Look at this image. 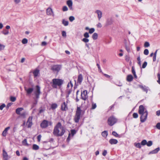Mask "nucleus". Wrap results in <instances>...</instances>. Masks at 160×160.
<instances>
[{
	"label": "nucleus",
	"instance_id": "obj_1",
	"mask_svg": "<svg viewBox=\"0 0 160 160\" xmlns=\"http://www.w3.org/2000/svg\"><path fill=\"white\" fill-rule=\"evenodd\" d=\"M82 110L79 107H77L76 111V114L74 117V121L76 123H78L80 119Z\"/></svg>",
	"mask_w": 160,
	"mask_h": 160
},
{
	"label": "nucleus",
	"instance_id": "obj_2",
	"mask_svg": "<svg viewBox=\"0 0 160 160\" xmlns=\"http://www.w3.org/2000/svg\"><path fill=\"white\" fill-rule=\"evenodd\" d=\"M117 121V119L113 116H112L108 118V124L110 126H112Z\"/></svg>",
	"mask_w": 160,
	"mask_h": 160
},
{
	"label": "nucleus",
	"instance_id": "obj_3",
	"mask_svg": "<svg viewBox=\"0 0 160 160\" xmlns=\"http://www.w3.org/2000/svg\"><path fill=\"white\" fill-rule=\"evenodd\" d=\"M51 83L53 88H56L58 86H60V79H53L52 80V82Z\"/></svg>",
	"mask_w": 160,
	"mask_h": 160
},
{
	"label": "nucleus",
	"instance_id": "obj_4",
	"mask_svg": "<svg viewBox=\"0 0 160 160\" xmlns=\"http://www.w3.org/2000/svg\"><path fill=\"white\" fill-rule=\"evenodd\" d=\"M60 128V122H58L56 126L55 127L53 131V134L57 136H59V129Z\"/></svg>",
	"mask_w": 160,
	"mask_h": 160
},
{
	"label": "nucleus",
	"instance_id": "obj_5",
	"mask_svg": "<svg viewBox=\"0 0 160 160\" xmlns=\"http://www.w3.org/2000/svg\"><path fill=\"white\" fill-rule=\"evenodd\" d=\"M141 115L140 117V121L142 122H143L146 120L148 115V112L146 110L144 112V113L140 114Z\"/></svg>",
	"mask_w": 160,
	"mask_h": 160
},
{
	"label": "nucleus",
	"instance_id": "obj_6",
	"mask_svg": "<svg viewBox=\"0 0 160 160\" xmlns=\"http://www.w3.org/2000/svg\"><path fill=\"white\" fill-rule=\"evenodd\" d=\"M52 122H48L47 120H43L41 124V126L42 128H45L47 127L48 125H52Z\"/></svg>",
	"mask_w": 160,
	"mask_h": 160
},
{
	"label": "nucleus",
	"instance_id": "obj_7",
	"mask_svg": "<svg viewBox=\"0 0 160 160\" xmlns=\"http://www.w3.org/2000/svg\"><path fill=\"white\" fill-rule=\"evenodd\" d=\"M2 152L3 159L4 160H8L10 158V157L8 155L4 149H3Z\"/></svg>",
	"mask_w": 160,
	"mask_h": 160
},
{
	"label": "nucleus",
	"instance_id": "obj_8",
	"mask_svg": "<svg viewBox=\"0 0 160 160\" xmlns=\"http://www.w3.org/2000/svg\"><path fill=\"white\" fill-rule=\"evenodd\" d=\"M61 109L63 111H66L68 110L67 102H64L61 106Z\"/></svg>",
	"mask_w": 160,
	"mask_h": 160
},
{
	"label": "nucleus",
	"instance_id": "obj_9",
	"mask_svg": "<svg viewBox=\"0 0 160 160\" xmlns=\"http://www.w3.org/2000/svg\"><path fill=\"white\" fill-rule=\"evenodd\" d=\"M46 13L48 15L52 16H54V13L52 10L50 8H48L47 9Z\"/></svg>",
	"mask_w": 160,
	"mask_h": 160
},
{
	"label": "nucleus",
	"instance_id": "obj_10",
	"mask_svg": "<svg viewBox=\"0 0 160 160\" xmlns=\"http://www.w3.org/2000/svg\"><path fill=\"white\" fill-rule=\"evenodd\" d=\"M81 98L84 100H85L88 97L87 91L86 90L84 91L83 92L81 93Z\"/></svg>",
	"mask_w": 160,
	"mask_h": 160
},
{
	"label": "nucleus",
	"instance_id": "obj_11",
	"mask_svg": "<svg viewBox=\"0 0 160 160\" xmlns=\"http://www.w3.org/2000/svg\"><path fill=\"white\" fill-rule=\"evenodd\" d=\"M67 4L70 10H73L72 2V0H68L67 1Z\"/></svg>",
	"mask_w": 160,
	"mask_h": 160
},
{
	"label": "nucleus",
	"instance_id": "obj_12",
	"mask_svg": "<svg viewBox=\"0 0 160 160\" xmlns=\"http://www.w3.org/2000/svg\"><path fill=\"white\" fill-rule=\"evenodd\" d=\"M60 69L59 66V65H55L53 66L51 68L52 70L54 72H58Z\"/></svg>",
	"mask_w": 160,
	"mask_h": 160
},
{
	"label": "nucleus",
	"instance_id": "obj_13",
	"mask_svg": "<svg viewBox=\"0 0 160 160\" xmlns=\"http://www.w3.org/2000/svg\"><path fill=\"white\" fill-rule=\"evenodd\" d=\"M138 87L141 88L143 91L145 92L146 93H147L148 87L145 86H143L142 85H138Z\"/></svg>",
	"mask_w": 160,
	"mask_h": 160
},
{
	"label": "nucleus",
	"instance_id": "obj_14",
	"mask_svg": "<svg viewBox=\"0 0 160 160\" xmlns=\"http://www.w3.org/2000/svg\"><path fill=\"white\" fill-rule=\"evenodd\" d=\"M145 108L142 105H141L139 107V109L138 110V113L139 114H142L144 113Z\"/></svg>",
	"mask_w": 160,
	"mask_h": 160
},
{
	"label": "nucleus",
	"instance_id": "obj_15",
	"mask_svg": "<svg viewBox=\"0 0 160 160\" xmlns=\"http://www.w3.org/2000/svg\"><path fill=\"white\" fill-rule=\"evenodd\" d=\"M24 89L25 91L26 92L27 95H30L33 90V88H27L26 87H24Z\"/></svg>",
	"mask_w": 160,
	"mask_h": 160
},
{
	"label": "nucleus",
	"instance_id": "obj_16",
	"mask_svg": "<svg viewBox=\"0 0 160 160\" xmlns=\"http://www.w3.org/2000/svg\"><path fill=\"white\" fill-rule=\"evenodd\" d=\"M95 13L97 14L98 20L100 21L102 16V12L99 10H97L95 11Z\"/></svg>",
	"mask_w": 160,
	"mask_h": 160
},
{
	"label": "nucleus",
	"instance_id": "obj_17",
	"mask_svg": "<svg viewBox=\"0 0 160 160\" xmlns=\"http://www.w3.org/2000/svg\"><path fill=\"white\" fill-rule=\"evenodd\" d=\"M32 117H29L28 119L27 122V124L28 125V128H30L32 125Z\"/></svg>",
	"mask_w": 160,
	"mask_h": 160
},
{
	"label": "nucleus",
	"instance_id": "obj_18",
	"mask_svg": "<svg viewBox=\"0 0 160 160\" xmlns=\"http://www.w3.org/2000/svg\"><path fill=\"white\" fill-rule=\"evenodd\" d=\"M40 93V88L38 86H36V91L35 93L37 98H39Z\"/></svg>",
	"mask_w": 160,
	"mask_h": 160
},
{
	"label": "nucleus",
	"instance_id": "obj_19",
	"mask_svg": "<svg viewBox=\"0 0 160 160\" xmlns=\"http://www.w3.org/2000/svg\"><path fill=\"white\" fill-rule=\"evenodd\" d=\"M109 143L112 144H116L118 142V140L116 139H111L109 140Z\"/></svg>",
	"mask_w": 160,
	"mask_h": 160
},
{
	"label": "nucleus",
	"instance_id": "obj_20",
	"mask_svg": "<svg viewBox=\"0 0 160 160\" xmlns=\"http://www.w3.org/2000/svg\"><path fill=\"white\" fill-rule=\"evenodd\" d=\"M160 150V148H159L158 147L155 149L150 151L148 153V154H154L157 153Z\"/></svg>",
	"mask_w": 160,
	"mask_h": 160
},
{
	"label": "nucleus",
	"instance_id": "obj_21",
	"mask_svg": "<svg viewBox=\"0 0 160 160\" xmlns=\"http://www.w3.org/2000/svg\"><path fill=\"white\" fill-rule=\"evenodd\" d=\"M83 80V77L82 74H80L78 76V83L81 84Z\"/></svg>",
	"mask_w": 160,
	"mask_h": 160
},
{
	"label": "nucleus",
	"instance_id": "obj_22",
	"mask_svg": "<svg viewBox=\"0 0 160 160\" xmlns=\"http://www.w3.org/2000/svg\"><path fill=\"white\" fill-rule=\"evenodd\" d=\"M10 128V127H8L5 128L2 133V135L3 136L5 137L7 134L8 130Z\"/></svg>",
	"mask_w": 160,
	"mask_h": 160
},
{
	"label": "nucleus",
	"instance_id": "obj_23",
	"mask_svg": "<svg viewBox=\"0 0 160 160\" xmlns=\"http://www.w3.org/2000/svg\"><path fill=\"white\" fill-rule=\"evenodd\" d=\"M133 78L131 74L128 75L127 77V80L128 82H131Z\"/></svg>",
	"mask_w": 160,
	"mask_h": 160
},
{
	"label": "nucleus",
	"instance_id": "obj_24",
	"mask_svg": "<svg viewBox=\"0 0 160 160\" xmlns=\"http://www.w3.org/2000/svg\"><path fill=\"white\" fill-rule=\"evenodd\" d=\"M33 74L35 77H37L39 73V71L37 69L35 70L33 72Z\"/></svg>",
	"mask_w": 160,
	"mask_h": 160
},
{
	"label": "nucleus",
	"instance_id": "obj_25",
	"mask_svg": "<svg viewBox=\"0 0 160 160\" xmlns=\"http://www.w3.org/2000/svg\"><path fill=\"white\" fill-rule=\"evenodd\" d=\"M23 109V108H17L16 110V113L18 114H20V112L22 111Z\"/></svg>",
	"mask_w": 160,
	"mask_h": 160
},
{
	"label": "nucleus",
	"instance_id": "obj_26",
	"mask_svg": "<svg viewBox=\"0 0 160 160\" xmlns=\"http://www.w3.org/2000/svg\"><path fill=\"white\" fill-rule=\"evenodd\" d=\"M113 22L112 20V18L108 19L107 20L106 22V25H111Z\"/></svg>",
	"mask_w": 160,
	"mask_h": 160
},
{
	"label": "nucleus",
	"instance_id": "obj_27",
	"mask_svg": "<svg viewBox=\"0 0 160 160\" xmlns=\"http://www.w3.org/2000/svg\"><path fill=\"white\" fill-rule=\"evenodd\" d=\"M62 24L65 26H68L69 23L68 21H66L64 19L62 20Z\"/></svg>",
	"mask_w": 160,
	"mask_h": 160
},
{
	"label": "nucleus",
	"instance_id": "obj_28",
	"mask_svg": "<svg viewBox=\"0 0 160 160\" xmlns=\"http://www.w3.org/2000/svg\"><path fill=\"white\" fill-rule=\"evenodd\" d=\"M72 92V88H68L67 89L66 91V92L67 93L66 97H69V95Z\"/></svg>",
	"mask_w": 160,
	"mask_h": 160
},
{
	"label": "nucleus",
	"instance_id": "obj_29",
	"mask_svg": "<svg viewBox=\"0 0 160 160\" xmlns=\"http://www.w3.org/2000/svg\"><path fill=\"white\" fill-rule=\"evenodd\" d=\"M112 134L116 137H118L119 138L121 137L120 135L117 133L115 131H113L112 132Z\"/></svg>",
	"mask_w": 160,
	"mask_h": 160
},
{
	"label": "nucleus",
	"instance_id": "obj_30",
	"mask_svg": "<svg viewBox=\"0 0 160 160\" xmlns=\"http://www.w3.org/2000/svg\"><path fill=\"white\" fill-rule=\"evenodd\" d=\"M98 37V34L96 33H94L92 35V38L93 40H96Z\"/></svg>",
	"mask_w": 160,
	"mask_h": 160
},
{
	"label": "nucleus",
	"instance_id": "obj_31",
	"mask_svg": "<svg viewBox=\"0 0 160 160\" xmlns=\"http://www.w3.org/2000/svg\"><path fill=\"white\" fill-rule=\"evenodd\" d=\"M108 132L106 131H104L102 133V136L105 138H106L108 135Z\"/></svg>",
	"mask_w": 160,
	"mask_h": 160
},
{
	"label": "nucleus",
	"instance_id": "obj_32",
	"mask_svg": "<svg viewBox=\"0 0 160 160\" xmlns=\"http://www.w3.org/2000/svg\"><path fill=\"white\" fill-rule=\"evenodd\" d=\"M58 105L56 103H53L51 105V108L52 109H54L57 107Z\"/></svg>",
	"mask_w": 160,
	"mask_h": 160
},
{
	"label": "nucleus",
	"instance_id": "obj_33",
	"mask_svg": "<svg viewBox=\"0 0 160 160\" xmlns=\"http://www.w3.org/2000/svg\"><path fill=\"white\" fill-rule=\"evenodd\" d=\"M147 143V140L145 139L143 140L141 142V144L142 146L146 145Z\"/></svg>",
	"mask_w": 160,
	"mask_h": 160
},
{
	"label": "nucleus",
	"instance_id": "obj_34",
	"mask_svg": "<svg viewBox=\"0 0 160 160\" xmlns=\"http://www.w3.org/2000/svg\"><path fill=\"white\" fill-rule=\"evenodd\" d=\"M76 133V131L75 129H73L71 130V133L72 137Z\"/></svg>",
	"mask_w": 160,
	"mask_h": 160
},
{
	"label": "nucleus",
	"instance_id": "obj_35",
	"mask_svg": "<svg viewBox=\"0 0 160 160\" xmlns=\"http://www.w3.org/2000/svg\"><path fill=\"white\" fill-rule=\"evenodd\" d=\"M141 143L139 142L138 143H135V146L137 148H141Z\"/></svg>",
	"mask_w": 160,
	"mask_h": 160
},
{
	"label": "nucleus",
	"instance_id": "obj_36",
	"mask_svg": "<svg viewBox=\"0 0 160 160\" xmlns=\"http://www.w3.org/2000/svg\"><path fill=\"white\" fill-rule=\"evenodd\" d=\"M92 107L91 109H95L97 107V105L96 103H94L93 102H92Z\"/></svg>",
	"mask_w": 160,
	"mask_h": 160
},
{
	"label": "nucleus",
	"instance_id": "obj_37",
	"mask_svg": "<svg viewBox=\"0 0 160 160\" xmlns=\"http://www.w3.org/2000/svg\"><path fill=\"white\" fill-rule=\"evenodd\" d=\"M22 143L23 145L25 146H28V144L27 143L26 139H24L22 142Z\"/></svg>",
	"mask_w": 160,
	"mask_h": 160
},
{
	"label": "nucleus",
	"instance_id": "obj_38",
	"mask_svg": "<svg viewBox=\"0 0 160 160\" xmlns=\"http://www.w3.org/2000/svg\"><path fill=\"white\" fill-rule=\"evenodd\" d=\"M152 145V141H149L147 142L146 145L148 147H150Z\"/></svg>",
	"mask_w": 160,
	"mask_h": 160
},
{
	"label": "nucleus",
	"instance_id": "obj_39",
	"mask_svg": "<svg viewBox=\"0 0 160 160\" xmlns=\"http://www.w3.org/2000/svg\"><path fill=\"white\" fill-rule=\"evenodd\" d=\"M39 146L36 144H34L33 145V149L34 150H38L39 149Z\"/></svg>",
	"mask_w": 160,
	"mask_h": 160
},
{
	"label": "nucleus",
	"instance_id": "obj_40",
	"mask_svg": "<svg viewBox=\"0 0 160 160\" xmlns=\"http://www.w3.org/2000/svg\"><path fill=\"white\" fill-rule=\"evenodd\" d=\"M75 19V18L73 16H71L69 17V19L70 21L71 22H72Z\"/></svg>",
	"mask_w": 160,
	"mask_h": 160
},
{
	"label": "nucleus",
	"instance_id": "obj_41",
	"mask_svg": "<svg viewBox=\"0 0 160 160\" xmlns=\"http://www.w3.org/2000/svg\"><path fill=\"white\" fill-rule=\"evenodd\" d=\"M70 86V88H72V87H73V84L72 83L71 81H70V82L68 83V85H67V88H69V87Z\"/></svg>",
	"mask_w": 160,
	"mask_h": 160
},
{
	"label": "nucleus",
	"instance_id": "obj_42",
	"mask_svg": "<svg viewBox=\"0 0 160 160\" xmlns=\"http://www.w3.org/2000/svg\"><path fill=\"white\" fill-rule=\"evenodd\" d=\"M82 41L85 43H87L88 42L89 40L87 38H84L82 39Z\"/></svg>",
	"mask_w": 160,
	"mask_h": 160
},
{
	"label": "nucleus",
	"instance_id": "obj_43",
	"mask_svg": "<svg viewBox=\"0 0 160 160\" xmlns=\"http://www.w3.org/2000/svg\"><path fill=\"white\" fill-rule=\"evenodd\" d=\"M20 117H22L23 118H24L26 117V113L25 112H23L19 114Z\"/></svg>",
	"mask_w": 160,
	"mask_h": 160
},
{
	"label": "nucleus",
	"instance_id": "obj_44",
	"mask_svg": "<svg viewBox=\"0 0 160 160\" xmlns=\"http://www.w3.org/2000/svg\"><path fill=\"white\" fill-rule=\"evenodd\" d=\"M150 46V44L148 42H146L144 43V46L145 48H147L149 47Z\"/></svg>",
	"mask_w": 160,
	"mask_h": 160
},
{
	"label": "nucleus",
	"instance_id": "obj_45",
	"mask_svg": "<svg viewBox=\"0 0 160 160\" xmlns=\"http://www.w3.org/2000/svg\"><path fill=\"white\" fill-rule=\"evenodd\" d=\"M95 31V29L93 28H90L89 31V33L90 34L93 33Z\"/></svg>",
	"mask_w": 160,
	"mask_h": 160
},
{
	"label": "nucleus",
	"instance_id": "obj_46",
	"mask_svg": "<svg viewBox=\"0 0 160 160\" xmlns=\"http://www.w3.org/2000/svg\"><path fill=\"white\" fill-rule=\"evenodd\" d=\"M83 36L85 38H88L89 37V35L88 32H86L84 34Z\"/></svg>",
	"mask_w": 160,
	"mask_h": 160
},
{
	"label": "nucleus",
	"instance_id": "obj_47",
	"mask_svg": "<svg viewBox=\"0 0 160 160\" xmlns=\"http://www.w3.org/2000/svg\"><path fill=\"white\" fill-rule=\"evenodd\" d=\"M147 65V62L146 61L144 62L142 65V68H146V67Z\"/></svg>",
	"mask_w": 160,
	"mask_h": 160
},
{
	"label": "nucleus",
	"instance_id": "obj_48",
	"mask_svg": "<svg viewBox=\"0 0 160 160\" xmlns=\"http://www.w3.org/2000/svg\"><path fill=\"white\" fill-rule=\"evenodd\" d=\"M22 43L23 44H25L28 43V40L26 38H24L22 40Z\"/></svg>",
	"mask_w": 160,
	"mask_h": 160
},
{
	"label": "nucleus",
	"instance_id": "obj_49",
	"mask_svg": "<svg viewBox=\"0 0 160 160\" xmlns=\"http://www.w3.org/2000/svg\"><path fill=\"white\" fill-rule=\"evenodd\" d=\"M143 53L145 55H148L149 53V51L148 49H145Z\"/></svg>",
	"mask_w": 160,
	"mask_h": 160
},
{
	"label": "nucleus",
	"instance_id": "obj_50",
	"mask_svg": "<svg viewBox=\"0 0 160 160\" xmlns=\"http://www.w3.org/2000/svg\"><path fill=\"white\" fill-rule=\"evenodd\" d=\"M133 117V118H136L138 117V115L137 113H134L132 115Z\"/></svg>",
	"mask_w": 160,
	"mask_h": 160
},
{
	"label": "nucleus",
	"instance_id": "obj_51",
	"mask_svg": "<svg viewBox=\"0 0 160 160\" xmlns=\"http://www.w3.org/2000/svg\"><path fill=\"white\" fill-rule=\"evenodd\" d=\"M158 80L157 81L158 84H160V73H158L157 75Z\"/></svg>",
	"mask_w": 160,
	"mask_h": 160
},
{
	"label": "nucleus",
	"instance_id": "obj_52",
	"mask_svg": "<svg viewBox=\"0 0 160 160\" xmlns=\"http://www.w3.org/2000/svg\"><path fill=\"white\" fill-rule=\"evenodd\" d=\"M62 11L64 12L67 11L68 10V7L66 6H64L62 8Z\"/></svg>",
	"mask_w": 160,
	"mask_h": 160
},
{
	"label": "nucleus",
	"instance_id": "obj_53",
	"mask_svg": "<svg viewBox=\"0 0 160 160\" xmlns=\"http://www.w3.org/2000/svg\"><path fill=\"white\" fill-rule=\"evenodd\" d=\"M5 46L0 43V51H1L4 49Z\"/></svg>",
	"mask_w": 160,
	"mask_h": 160
},
{
	"label": "nucleus",
	"instance_id": "obj_54",
	"mask_svg": "<svg viewBox=\"0 0 160 160\" xmlns=\"http://www.w3.org/2000/svg\"><path fill=\"white\" fill-rule=\"evenodd\" d=\"M2 33L5 35H7L9 34V31L8 30H5L2 32Z\"/></svg>",
	"mask_w": 160,
	"mask_h": 160
},
{
	"label": "nucleus",
	"instance_id": "obj_55",
	"mask_svg": "<svg viewBox=\"0 0 160 160\" xmlns=\"http://www.w3.org/2000/svg\"><path fill=\"white\" fill-rule=\"evenodd\" d=\"M16 100V98L15 97L11 96L10 97V100L12 102H14Z\"/></svg>",
	"mask_w": 160,
	"mask_h": 160
},
{
	"label": "nucleus",
	"instance_id": "obj_56",
	"mask_svg": "<svg viewBox=\"0 0 160 160\" xmlns=\"http://www.w3.org/2000/svg\"><path fill=\"white\" fill-rule=\"evenodd\" d=\"M21 0H13L14 2L16 4H18L20 3Z\"/></svg>",
	"mask_w": 160,
	"mask_h": 160
},
{
	"label": "nucleus",
	"instance_id": "obj_57",
	"mask_svg": "<svg viewBox=\"0 0 160 160\" xmlns=\"http://www.w3.org/2000/svg\"><path fill=\"white\" fill-rule=\"evenodd\" d=\"M62 36L64 37H66V33L65 31H62Z\"/></svg>",
	"mask_w": 160,
	"mask_h": 160
},
{
	"label": "nucleus",
	"instance_id": "obj_58",
	"mask_svg": "<svg viewBox=\"0 0 160 160\" xmlns=\"http://www.w3.org/2000/svg\"><path fill=\"white\" fill-rule=\"evenodd\" d=\"M156 128L159 129V130H160V122H158V123L156 125Z\"/></svg>",
	"mask_w": 160,
	"mask_h": 160
},
{
	"label": "nucleus",
	"instance_id": "obj_59",
	"mask_svg": "<svg viewBox=\"0 0 160 160\" xmlns=\"http://www.w3.org/2000/svg\"><path fill=\"white\" fill-rule=\"evenodd\" d=\"M97 66H98L99 71L100 72H102V71L101 69L100 65L99 64L97 63Z\"/></svg>",
	"mask_w": 160,
	"mask_h": 160
},
{
	"label": "nucleus",
	"instance_id": "obj_60",
	"mask_svg": "<svg viewBox=\"0 0 160 160\" xmlns=\"http://www.w3.org/2000/svg\"><path fill=\"white\" fill-rule=\"evenodd\" d=\"M5 107V105L4 104H3L1 105L0 106V109L1 110H2Z\"/></svg>",
	"mask_w": 160,
	"mask_h": 160
},
{
	"label": "nucleus",
	"instance_id": "obj_61",
	"mask_svg": "<svg viewBox=\"0 0 160 160\" xmlns=\"http://www.w3.org/2000/svg\"><path fill=\"white\" fill-rule=\"evenodd\" d=\"M107 152L106 150H104L102 154L103 156H105L107 154Z\"/></svg>",
	"mask_w": 160,
	"mask_h": 160
},
{
	"label": "nucleus",
	"instance_id": "obj_62",
	"mask_svg": "<svg viewBox=\"0 0 160 160\" xmlns=\"http://www.w3.org/2000/svg\"><path fill=\"white\" fill-rule=\"evenodd\" d=\"M97 27L98 28H101L102 27V25L101 24L100 22H98L97 24Z\"/></svg>",
	"mask_w": 160,
	"mask_h": 160
},
{
	"label": "nucleus",
	"instance_id": "obj_63",
	"mask_svg": "<svg viewBox=\"0 0 160 160\" xmlns=\"http://www.w3.org/2000/svg\"><path fill=\"white\" fill-rule=\"evenodd\" d=\"M125 48L126 50H127V51L128 52H129L130 51V49L129 48V47L127 45H125Z\"/></svg>",
	"mask_w": 160,
	"mask_h": 160
},
{
	"label": "nucleus",
	"instance_id": "obj_64",
	"mask_svg": "<svg viewBox=\"0 0 160 160\" xmlns=\"http://www.w3.org/2000/svg\"><path fill=\"white\" fill-rule=\"evenodd\" d=\"M156 114L158 116H160V110H159L156 111Z\"/></svg>",
	"mask_w": 160,
	"mask_h": 160
}]
</instances>
